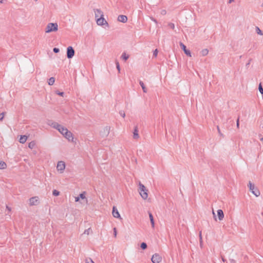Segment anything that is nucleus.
I'll use <instances>...</instances> for the list:
<instances>
[{"label":"nucleus","instance_id":"1","mask_svg":"<svg viewBox=\"0 0 263 263\" xmlns=\"http://www.w3.org/2000/svg\"><path fill=\"white\" fill-rule=\"evenodd\" d=\"M53 127L56 129L69 142L74 141V138L73 134L65 126L56 123L53 125Z\"/></svg>","mask_w":263,"mask_h":263},{"label":"nucleus","instance_id":"2","mask_svg":"<svg viewBox=\"0 0 263 263\" xmlns=\"http://www.w3.org/2000/svg\"><path fill=\"white\" fill-rule=\"evenodd\" d=\"M94 14L96 24L98 26L104 28H109V25L105 18L103 12L101 9H95Z\"/></svg>","mask_w":263,"mask_h":263},{"label":"nucleus","instance_id":"3","mask_svg":"<svg viewBox=\"0 0 263 263\" xmlns=\"http://www.w3.org/2000/svg\"><path fill=\"white\" fill-rule=\"evenodd\" d=\"M138 192L141 199L143 200L148 199V190L147 187L141 182L138 184Z\"/></svg>","mask_w":263,"mask_h":263},{"label":"nucleus","instance_id":"4","mask_svg":"<svg viewBox=\"0 0 263 263\" xmlns=\"http://www.w3.org/2000/svg\"><path fill=\"white\" fill-rule=\"evenodd\" d=\"M59 30L58 24L56 22L48 23L45 29V32L46 34H49L52 32H56Z\"/></svg>","mask_w":263,"mask_h":263},{"label":"nucleus","instance_id":"5","mask_svg":"<svg viewBox=\"0 0 263 263\" xmlns=\"http://www.w3.org/2000/svg\"><path fill=\"white\" fill-rule=\"evenodd\" d=\"M87 193L86 192L83 191L81 192L78 196L74 197V201L76 202L82 203V201L85 203L88 202V199L86 197Z\"/></svg>","mask_w":263,"mask_h":263},{"label":"nucleus","instance_id":"6","mask_svg":"<svg viewBox=\"0 0 263 263\" xmlns=\"http://www.w3.org/2000/svg\"><path fill=\"white\" fill-rule=\"evenodd\" d=\"M66 170V163L64 161L60 160L57 162L56 170L59 174L64 173Z\"/></svg>","mask_w":263,"mask_h":263},{"label":"nucleus","instance_id":"7","mask_svg":"<svg viewBox=\"0 0 263 263\" xmlns=\"http://www.w3.org/2000/svg\"><path fill=\"white\" fill-rule=\"evenodd\" d=\"M248 187L249 191L251 193L254 195L256 197H258L260 196V193L257 187L255 186L254 183L252 182L249 181L248 183Z\"/></svg>","mask_w":263,"mask_h":263},{"label":"nucleus","instance_id":"8","mask_svg":"<svg viewBox=\"0 0 263 263\" xmlns=\"http://www.w3.org/2000/svg\"><path fill=\"white\" fill-rule=\"evenodd\" d=\"M40 203V198L37 196H32L28 200V204L30 206H37L39 205Z\"/></svg>","mask_w":263,"mask_h":263},{"label":"nucleus","instance_id":"9","mask_svg":"<svg viewBox=\"0 0 263 263\" xmlns=\"http://www.w3.org/2000/svg\"><path fill=\"white\" fill-rule=\"evenodd\" d=\"M212 214L213 215L214 219L215 221H221L223 220L224 218V213L221 209H218L217 211V215H215V213L214 210L212 211Z\"/></svg>","mask_w":263,"mask_h":263},{"label":"nucleus","instance_id":"10","mask_svg":"<svg viewBox=\"0 0 263 263\" xmlns=\"http://www.w3.org/2000/svg\"><path fill=\"white\" fill-rule=\"evenodd\" d=\"M152 263H161L162 261V256L158 253L153 254L151 257Z\"/></svg>","mask_w":263,"mask_h":263},{"label":"nucleus","instance_id":"11","mask_svg":"<svg viewBox=\"0 0 263 263\" xmlns=\"http://www.w3.org/2000/svg\"><path fill=\"white\" fill-rule=\"evenodd\" d=\"M74 55V50L72 46H68L67 48V57L70 59L73 57Z\"/></svg>","mask_w":263,"mask_h":263},{"label":"nucleus","instance_id":"12","mask_svg":"<svg viewBox=\"0 0 263 263\" xmlns=\"http://www.w3.org/2000/svg\"><path fill=\"white\" fill-rule=\"evenodd\" d=\"M111 127L109 126L104 127L101 132L102 137H107L109 135L110 132Z\"/></svg>","mask_w":263,"mask_h":263},{"label":"nucleus","instance_id":"13","mask_svg":"<svg viewBox=\"0 0 263 263\" xmlns=\"http://www.w3.org/2000/svg\"><path fill=\"white\" fill-rule=\"evenodd\" d=\"M112 214L114 217L119 219H121L119 212L116 206L112 208Z\"/></svg>","mask_w":263,"mask_h":263},{"label":"nucleus","instance_id":"14","mask_svg":"<svg viewBox=\"0 0 263 263\" xmlns=\"http://www.w3.org/2000/svg\"><path fill=\"white\" fill-rule=\"evenodd\" d=\"M180 45L181 48L182 49V50H183L184 53L186 55L189 56V57H191L192 54H191V52L190 50L189 49H187L186 48V46L182 43H180Z\"/></svg>","mask_w":263,"mask_h":263},{"label":"nucleus","instance_id":"15","mask_svg":"<svg viewBox=\"0 0 263 263\" xmlns=\"http://www.w3.org/2000/svg\"><path fill=\"white\" fill-rule=\"evenodd\" d=\"M118 21L120 22L125 23L127 21V17L126 15H120L118 17Z\"/></svg>","mask_w":263,"mask_h":263},{"label":"nucleus","instance_id":"16","mask_svg":"<svg viewBox=\"0 0 263 263\" xmlns=\"http://www.w3.org/2000/svg\"><path fill=\"white\" fill-rule=\"evenodd\" d=\"M28 137L26 135H21L19 138L20 143L24 144L27 140Z\"/></svg>","mask_w":263,"mask_h":263},{"label":"nucleus","instance_id":"17","mask_svg":"<svg viewBox=\"0 0 263 263\" xmlns=\"http://www.w3.org/2000/svg\"><path fill=\"white\" fill-rule=\"evenodd\" d=\"M36 146V142L34 141H31L28 143V147L30 149L34 148Z\"/></svg>","mask_w":263,"mask_h":263},{"label":"nucleus","instance_id":"18","mask_svg":"<svg viewBox=\"0 0 263 263\" xmlns=\"http://www.w3.org/2000/svg\"><path fill=\"white\" fill-rule=\"evenodd\" d=\"M7 167L6 163L3 161H0V170H5Z\"/></svg>","mask_w":263,"mask_h":263},{"label":"nucleus","instance_id":"19","mask_svg":"<svg viewBox=\"0 0 263 263\" xmlns=\"http://www.w3.org/2000/svg\"><path fill=\"white\" fill-rule=\"evenodd\" d=\"M200 53L202 56H206L209 54V50L206 48L203 49L201 51Z\"/></svg>","mask_w":263,"mask_h":263},{"label":"nucleus","instance_id":"20","mask_svg":"<svg viewBox=\"0 0 263 263\" xmlns=\"http://www.w3.org/2000/svg\"><path fill=\"white\" fill-rule=\"evenodd\" d=\"M92 231L91 228H88L84 231V234L85 235H89L92 233Z\"/></svg>","mask_w":263,"mask_h":263},{"label":"nucleus","instance_id":"21","mask_svg":"<svg viewBox=\"0 0 263 263\" xmlns=\"http://www.w3.org/2000/svg\"><path fill=\"white\" fill-rule=\"evenodd\" d=\"M149 216L150 221H151V224H152V228H154V227H155V222H154L153 216L152 215V214H150Z\"/></svg>","mask_w":263,"mask_h":263},{"label":"nucleus","instance_id":"22","mask_svg":"<svg viewBox=\"0 0 263 263\" xmlns=\"http://www.w3.org/2000/svg\"><path fill=\"white\" fill-rule=\"evenodd\" d=\"M54 82H55L54 78L53 77H51L49 79L48 83L49 85H52L54 83Z\"/></svg>","mask_w":263,"mask_h":263},{"label":"nucleus","instance_id":"23","mask_svg":"<svg viewBox=\"0 0 263 263\" xmlns=\"http://www.w3.org/2000/svg\"><path fill=\"white\" fill-rule=\"evenodd\" d=\"M255 30H256V33L258 35H259L260 36L263 35V33H262V31L259 29V28L258 27H256Z\"/></svg>","mask_w":263,"mask_h":263},{"label":"nucleus","instance_id":"24","mask_svg":"<svg viewBox=\"0 0 263 263\" xmlns=\"http://www.w3.org/2000/svg\"><path fill=\"white\" fill-rule=\"evenodd\" d=\"M121 57L124 61H126L128 59L129 55L126 53L123 52Z\"/></svg>","mask_w":263,"mask_h":263},{"label":"nucleus","instance_id":"25","mask_svg":"<svg viewBox=\"0 0 263 263\" xmlns=\"http://www.w3.org/2000/svg\"><path fill=\"white\" fill-rule=\"evenodd\" d=\"M52 194L54 196H58L60 195V192L57 190H54L52 191Z\"/></svg>","mask_w":263,"mask_h":263},{"label":"nucleus","instance_id":"26","mask_svg":"<svg viewBox=\"0 0 263 263\" xmlns=\"http://www.w3.org/2000/svg\"><path fill=\"white\" fill-rule=\"evenodd\" d=\"M133 136L135 139H138L139 138V135L137 130H135Z\"/></svg>","mask_w":263,"mask_h":263},{"label":"nucleus","instance_id":"27","mask_svg":"<svg viewBox=\"0 0 263 263\" xmlns=\"http://www.w3.org/2000/svg\"><path fill=\"white\" fill-rule=\"evenodd\" d=\"M141 248L143 250H145V249H146V248H147V245L146 244V243H145V242H142V243L141 244Z\"/></svg>","mask_w":263,"mask_h":263},{"label":"nucleus","instance_id":"28","mask_svg":"<svg viewBox=\"0 0 263 263\" xmlns=\"http://www.w3.org/2000/svg\"><path fill=\"white\" fill-rule=\"evenodd\" d=\"M85 263H95L91 258H87L85 260Z\"/></svg>","mask_w":263,"mask_h":263},{"label":"nucleus","instance_id":"29","mask_svg":"<svg viewBox=\"0 0 263 263\" xmlns=\"http://www.w3.org/2000/svg\"><path fill=\"white\" fill-rule=\"evenodd\" d=\"M258 89H259V92L261 94H263V88H262L261 84H259V87H258Z\"/></svg>","mask_w":263,"mask_h":263},{"label":"nucleus","instance_id":"30","mask_svg":"<svg viewBox=\"0 0 263 263\" xmlns=\"http://www.w3.org/2000/svg\"><path fill=\"white\" fill-rule=\"evenodd\" d=\"M116 65H117V68L118 70V72H120V65H119V63H117Z\"/></svg>","mask_w":263,"mask_h":263},{"label":"nucleus","instance_id":"31","mask_svg":"<svg viewBox=\"0 0 263 263\" xmlns=\"http://www.w3.org/2000/svg\"><path fill=\"white\" fill-rule=\"evenodd\" d=\"M53 51L55 53H58L59 52V49L58 48H54Z\"/></svg>","mask_w":263,"mask_h":263},{"label":"nucleus","instance_id":"32","mask_svg":"<svg viewBox=\"0 0 263 263\" xmlns=\"http://www.w3.org/2000/svg\"><path fill=\"white\" fill-rule=\"evenodd\" d=\"M141 86L144 91V92H146L145 87L143 83L141 84Z\"/></svg>","mask_w":263,"mask_h":263},{"label":"nucleus","instance_id":"33","mask_svg":"<svg viewBox=\"0 0 263 263\" xmlns=\"http://www.w3.org/2000/svg\"><path fill=\"white\" fill-rule=\"evenodd\" d=\"M157 54H158V50H157V49H155L154 51V55H155V57H157Z\"/></svg>","mask_w":263,"mask_h":263},{"label":"nucleus","instance_id":"34","mask_svg":"<svg viewBox=\"0 0 263 263\" xmlns=\"http://www.w3.org/2000/svg\"><path fill=\"white\" fill-rule=\"evenodd\" d=\"M57 93L58 95L61 96L62 97H63L64 96V92H57Z\"/></svg>","mask_w":263,"mask_h":263},{"label":"nucleus","instance_id":"35","mask_svg":"<svg viewBox=\"0 0 263 263\" xmlns=\"http://www.w3.org/2000/svg\"><path fill=\"white\" fill-rule=\"evenodd\" d=\"M114 236H115V237H116V236H117V233L116 228H114Z\"/></svg>","mask_w":263,"mask_h":263},{"label":"nucleus","instance_id":"36","mask_svg":"<svg viewBox=\"0 0 263 263\" xmlns=\"http://www.w3.org/2000/svg\"><path fill=\"white\" fill-rule=\"evenodd\" d=\"M170 27H171L172 28L174 29V28H175V25H174V24H171L170 25Z\"/></svg>","mask_w":263,"mask_h":263},{"label":"nucleus","instance_id":"37","mask_svg":"<svg viewBox=\"0 0 263 263\" xmlns=\"http://www.w3.org/2000/svg\"><path fill=\"white\" fill-rule=\"evenodd\" d=\"M7 209L8 210V211L9 212H11V208H10V207L7 206Z\"/></svg>","mask_w":263,"mask_h":263},{"label":"nucleus","instance_id":"38","mask_svg":"<svg viewBox=\"0 0 263 263\" xmlns=\"http://www.w3.org/2000/svg\"><path fill=\"white\" fill-rule=\"evenodd\" d=\"M5 0H0V4H3L5 2Z\"/></svg>","mask_w":263,"mask_h":263},{"label":"nucleus","instance_id":"39","mask_svg":"<svg viewBox=\"0 0 263 263\" xmlns=\"http://www.w3.org/2000/svg\"><path fill=\"white\" fill-rule=\"evenodd\" d=\"M125 113H124V112H123V113L122 114V116L123 117H125Z\"/></svg>","mask_w":263,"mask_h":263},{"label":"nucleus","instance_id":"40","mask_svg":"<svg viewBox=\"0 0 263 263\" xmlns=\"http://www.w3.org/2000/svg\"><path fill=\"white\" fill-rule=\"evenodd\" d=\"M234 1V0H229V3H231L232 2H233Z\"/></svg>","mask_w":263,"mask_h":263},{"label":"nucleus","instance_id":"41","mask_svg":"<svg viewBox=\"0 0 263 263\" xmlns=\"http://www.w3.org/2000/svg\"><path fill=\"white\" fill-rule=\"evenodd\" d=\"M260 141L263 142V137L260 138Z\"/></svg>","mask_w":263,"mask_h":263},{"label":"nucleus","instance_id":"42","mask_svg":"<svg viewBox=\"0 0 263 263\" xmlns=\"http://www.w3.org/2000/svg\"><path fill=\"white\" fill-rule=\"evenodd\" d=\"M0 118H1L0 120L2 119H3V117H0Z\"/></svg>","mask_w":263,"mask_h":263},{"label":"nucleus","instance_id":"43","mask_svg":"<svg viewBox=\"0 0 263 263\" xmlns=\"http://www.w3.org/2000/svg\"><path fill=\"white\" fill-rule=\"evenodd\" d=\"M0 118H1L0 120L2 119H3V117H0Z\"/></svg>","mask_w":263,"mask_h":263},{"label":"nucleus","instance_id":"44","mask_svg":"<svg viewBox=\"0 0 263 263\" xmlns=\"http://www.w3.org/2000/svg\"><path fill=\"white\" fill-rule=\"evenodd\" d=\"M38 0H34V2H36Z\"/></svg>","mask_w":263,"mask_h":263}]
</instances>
